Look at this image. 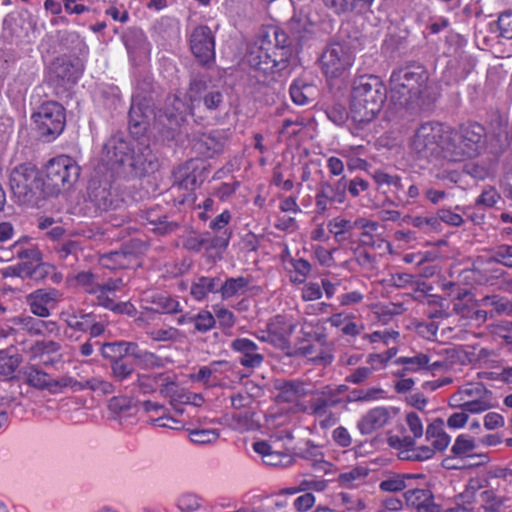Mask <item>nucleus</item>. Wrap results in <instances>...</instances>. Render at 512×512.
Here are the masks:
<instances>
[{
    "mask_svg": "<svg viewBox=\"0 0 512 512\" xmlns=\"http://www.w3.org/2000/svg\"><path fill=\"white\" fill-rule=\"evenodd\" d=\"M137 90L128 114L130 133L137 138L128 139L115 134L104 144L105 160L118 177L126 180L142 178L158 167L157 157L148 140L140 138L153 114L154 85L150 79H144L138 84Z\"/></svg>",
    "mask_w": 512,
    "mask_h": 512,
    "instance_id": "1",
    "label": "nucleus"
},
{
    "mask_svg": "<svg viewBox=\"0 0 512 512\" xmlns=\"http://www.w3.org/2000/svg\"><path fill=\"white\" fill-rule=\"evenodd\" d=\"M391 99L407 109H420L431 101L429 73L419 63H409L392 71L390 76Z\"/></svg>",
    "mask_w": 512,
    "mask_h": 512,
    "instance_id": "2",
    "label": "nucleus"
},
{
    "mask_svg": "<svg viewBox=\"0 0 512 512\" xmlns=\"http://www.w3.org/2000/svg\"><path fill=\"white\" fill-rule=\"evenodd\" d=\"M386 98V86L378 76L362 75L354 80L350 106V119L354 125L352 133L375 119Z\"/></svg>",
    "mask_w": 512,
    "mask_h": 512,
    "instance_id": "3",
    "label": "nucleus"
},
{
    "mask_svg": "<svg viewBox=\"0 0 512 512\" xmlns=\"http://www.w3.org/2000/svg\"><path fill=\"white\" fill-rule=\"evenodd\" d=\"M443 159L462 162L479 156L486 147V129L472 122L460 125L458 129L447 126L444 138Z\"/></svg>",
    "mask_w": 512,
    "mask_h": 512,
    "instance_id": "4",
    "label": "nucleus"
},
{
    "mask_svg": "<svg viewBox=\"0 0 512 512\" xmlns=\"http://www.w3.org/2000/svg\"><path fill=\"white\" fill-rule=\"evenodd\" d=\"M9 185L12 197L19 205L40 207L50 197L41 171L31 163L14 167L10 172Z\"/></svg>",
    "mask_w": 512,
    "mask_h": 512,
    "instance_id": "5",
    "label": "nucleus"
},
{
    "mask_svg": "<svg viewBox=\"0 0 512 512\" xmlns=\"http://www.w3.org/2000/svg\"><path fill=\"white\" fill-rule=\"evenodd\" d=\"M446 131L447 126L438 121L420 124L410 140L411 151L421 159H443Z\"/></svg>",
    "mask_w": 512,
    "mask_h": 512,
    "instance_id": "6",
    "label": "nucleus"
},
{
    "mask_svg": "<svg viewBox=\"0 0 512 512\" xmlns=\"http://www.w3.org/2000/svg\"><path fill=\"white\" fill-rule=\"evenodd\" d=\"M80 171V166L70 156L60 155L50 159L44 168V181L50 197L70 190L77 182Z\"/></svg>",
    "mask_w": 512,
    "mask_h": 512,
    "instance_id": "7",
    "label": "nucleus"
},
{
    "mask_svg": "<svg viewBox=\"0 0 512 512\" xmlns=\"http://www.w3.org/2000/svg\"><path fill=\"white\" fill-rule=\"evenodd\" d=\"M291 49L288 46L272 44L262 39L259 44L251 47L247 61L251 68L263 73H274L284 70L289 63Z\"/></svg>",
    "mask_w": 512,
    "mask_h": 512,
    "instance_id": "8",
    "label": "nucleus"
},
{
    "mask_svg": "<svg viewBox=\"0 0 512 512\" xmlns=\"http://www.w3.org/2000/svg\"><path fill=\"white\" fill-rule=\"evenodd\" d=\"M187 97L190 101V114L201 106L209 112L222 109L224 106L223 87L212 85L207 75H195L191 78Z\"/></svg>",
    "mask_w": 512,
    "mask_h": 512,
    "instance_id": "9",
    "label": "nucleus"
},
{
    "mask_svg": "<svg viewBox=\"0 0 512 512\" xmlns=\"http://www.w3.org/2000/svg\"><path fill=\"white\" fill-rule=\"evenodd\" d=\"M31 118L38 135L48 142L56 139L66 124L65 108L56 101L41 104Z\"/></svg>",
    "mask_w": 512,
    "mask_h": 512,
    "instance_id": "10",
    "label": "nucleus"
},
{
    "mask_svg": "<svg viewBox=\"0 0 512 512\" xmlns=\"http://www.w3.org/2000/svg\"><path fill=\"white\" fill-rule=\"evenodd\" d=\"M355 50L349 42H332L320 56V66L327 78H339L353 65Z\"/></svg>",
    "mask_w": 512,
    "mask_h": 512,
    "instance_id": "11",
    "label": "nucleus"
},
{
    "mask_svg": "<svg viewBox=\"0 0 512 512\" xmlns=\"http://www.w3.org/2000/svg\"><path fill=\"white\" fill-rule=\"evenodd\" d=\"M60 318L69 329V331H65V334L70 340H78L80 336L77 333H88L90 338H96L101 336L106 330V325L97 320L96 314L73 306L63 310L60 313Z\"/></svg>",
    "mask_w": 512,
    "mask_h": 512,
    "instance_id": "12",
    "label": "nucleus"
},
{
    "mask_svg": "<svg viewBox=\"0 0 512 512\" xmlns=\"http://www.w3.org/2000/svg\"><path fill=\"white\" fill-rule=\"evenodd\" d=\"M82 65L78 59L71 60L63 56L56 58L50 65L49 83L54 86L56 94L67 91L81 77Z\"/></svg>",
    "mask_w": 512,
    "mask_h": 512,
    "instance_id": "13",
    "label": "nucleus"
},
{
    "mask_svg": "<svg viewBox=\"0 0 512 512\" xmlns=\"http://www.w3.org/2000/svg\"><path fill=\"white\" fill-rule=\"evenodd\" d=\"M88 197L96 211L99 212L116 210L124 204V199L118 189L106 180L92 179L88 186Z\"/></svg>",
    "mask_w": 512,
    "mask_h": 512,
    "instance_id": "14",
    "label": "nucleus"
},
{
    "mask_svg": "<svg viewBox=\"0 0 512 512\" xmlns=\"http://www.w3.org/2000/svg\"><path fill=\"white\" fill-rule=\"evenodd\" d=\"M346 201L345 176L335 182L321 181L315 196V207L318 215H324L335 203Z\"/></svg>",
    "mask_w": 512,
    "mask_h": 512,
    "instance_id": "15",
    "label": "nucleus"
},
{
    "mask_svg": "<svg viewBox=\"0 0 512 512\" xmlns=\"http://www.w3.org/2000/svg\"><path fill=\"white\" fill-rule=\"evenodd\" d=\"M232 232H221L219 235L209 231L194 234L184 242L185 248L190 251L200 252L205 250L207 252L222 253L229 245Z\"/></svg>",
    "mask_w": 512,
    "mask_h": 512,
    "instance_id": "16",
    "label": "nucleus"
},
{
    "mask_svg": "<svg viewBox=\"0 0 512 512\" xmlns=\"http://www.w3.org/2000/svg\"><path fill=\"white\" fill-rule=\"evenodd\" d=\"M190 49L201 65H208L215 60V40L208 26H198L193 30Z\"/></svg>",
    "mask_w": 512,
    "mask_h": 512,
    "instance_id": "17",
    "label": "nucleus"
},
{
    "mask_svg": "<svg viewBox=\"0 0 512 512\" xmlns=\"http://www.w3.org/2000/svg\"><path fill=\"white\" fill-rule=\"evenodd\" d=\"M227 141L228 132L226 130H213L195 135L192 140V149L198 155L212 158L224 151Z\"/></svg>",
    "mask_w": 512,
    "mask_h": 512,
    "instance_id": "18",
    "label": "nucleus"
},
{
    "mask_svg": "<svg viewBox=\"0 0 512 512\" xmlns=\"http://www.w3.org/2000/svg\"><path fill=\"white\" fill-rule=\"evenodd\" d=\"M60 300V293L54 288L37 289L27 295L26 302L30 311L41 318L49 317Z\"/></svg>",
    "mask_w": 512,
    "mask_h": 512,
    "instance_id": "19",
    "label": "nucleus"
},
{
    "mask_svg": "<svg viewBox=\"0 0 512 512\" xmlns=\"http://www.w3.org/2000/svg\"><path fill=\"white\" fill-rule=\"evenodd\" d=\"M230 348L239 354L238 361L246 368L259 367L264 360V356L259 351V347L248 338L234 339L230 344Z\"/></svg>",
    "mask_w": 512,
    "mask_h": 512,
    "instance_id": "20",
    "label": "nucleus"
},
{
    "mask_svg": "<svg viewBox=\"0 0 512 512\" xmlns=\"http://www.w3.org/2000/svg\"><path fill=\"white\" fill-rule=\"evenodd\" d=\"M407 506L418 512H440V506L434 502V495L427 488L408 489L403 494Z\"/></svg>",
    "mask_w": 512,
    "mask_h": 512,
    "instance_id": "21",
    "label": "nucleus"
},
{
    "mask_svg": "<svg viewBox=\"0 0 512 512\" xmlns=\"http://www.w3.org/2000/svg\"><path fill=\"white\" fill-rule=\"evenodd\" d=\"M187 112L190 113V103L186 104L179 95L172 94L166 98L165 109L159 114V120L173 129Z\"/></svg>",
    "mask_w": 512,
    "mask_h": 512,
    "instance_id": "22",
    "label": "nucleus"
},
{
    "mask_svg": "<svg viewBox=\"0 0 512 512\" xmlns=\"http://www.w3.org/2000/svg\"><path fill=\"white\" fill-rule=\"evenodd\" d=\"M274 387L278 391V402L293 403L310 394L305 383L300 380H277Z\"/></svg>",
    "mask_w": 512,
    "mask_h": 512,
    "instance_id": "23",
    "label": "nucleus"
},
{
    "mask_svg": "<svg viewBox=\"0 0 512 512\" xmlns=\"http://www.w3.org/2000/svg\"><path fill=\"white\" fill-rule=\"evenodd\" d=\"M389 410L385 407H376L369 410L357 423V428L363 435H369L382 428L389 420Z\"/></svg>",
    "mask_w": 512,
    "mask_h": 512,
    "instance_id": "24",
    "label": "nucleus"
},
{
    "mask_svg": "<svg viewBox=\"0 0 512 512\" xmlns=\"http://www.w3.org/2000/svg\"><path fill=\"white\" fill-rule=\"evenodd\" d=\"M314 397L310 402L311 413L317 417L327 416L329 409L341 403V398H336L331 393L329 386L310 392Z\"/></svg>",
    "mask_w": 512,
    "mask_h": 512,
    "instance_id": "25",
    "label": "nucleus"
},
{
    "mask_svg": "<svg viewBox=\"0 0 512 512\" xmlns=\"http://www.w3.org/2000/svg\"><path fill=\"white\" fill-rule=\"evenodd\" d=\"M140 217L143 221H146L147 224L153 226V231L161 235L174 232L179 226L177 222L169 220L168 216L162 214L158 208L148 209L142 212Z\"/></svg>",
    "mask_w": 512,
    "mask_h": 512,
    "instance_id": "26",
    "label": "nucleus"
},
{
    "mask_svg": "<svg viewBox=\"0 0 512 512\" xmlns=\"http://www.w3.org/2000/svg\"><path fill=\"white\" fill-rule=\"evenodd\" d=\"M298 456L310 463L314 472L319 474H327L331 471L332 463L324 460V454L320 447L308 444L306 448L302 449Z\"/></svg>",
    "mask_w": 512,
    "mask_h": 512,
    "instance_id": "27",
    "label": "nucleus"
},
{
    "mask_svg": "<svg viewBox=\"0 0 512 512\" xmlns=\"http://www.w3.org/2000/svg\"><path fill=\"white\" fill-rule=\"evenodd\" d=\"M324 6L336 15L365 11L373 0H322Z\"/></svg>",
    "mask_w": 512,
    "mask_h": 512,
    "instance_id": "28",
    "label": "nucleus"
},
{
    "mask_svg": "<svg viewBox=\"0 0 512 512\" xmlns=\"http://www.w3.org/2000/svg\"><path fill=\"white\" fill-rule=\"evenodd\" d=\"M12 250L22 263H27L30 266L35 262H40L42 259L40 250L30 242L28 237H23L16 241L12 246Z\"/></svg>",
    "mask_w": 512,
    "mask_h": 512,
    "instance_id": "29",
    "label": "nucleus"
},
{
    "mask_svg": "<svg viewBox=\"0 0 512 512\" xmlns=\"http://www.w3.org/2000/svg\"><path fill=\"white\" fill-rule=\"evenodd\" d=\"M145 301L152 305L147 309L156 313L172 314L181 311L179 302L165 293H154L147 296Z\"/></svg>",
    "mask_w": 512,
    "mask_h": 512,
    "instance_id": "30",
    "label": "nucleus"
},
{
    "mask_svg": "<svg viewBox=\"0 0 512 512\" xmlns=\"http://www.w3.org/2000/svg\"><path fill=\"white\" fill-rule=\"evenodd\" d=\"M287 25L292 37L300 43L306 41L314 33V24L303 14L294 15Z\"/></svg>",
    "mask_w": 512,
    "mask_h": 512,
    "instance_id": "31",
    "label": "nucleus"
},
{
    "mask_svg": "<svg viewBox=\"0 0 512 512\" xmlns=\"http://www.w3.org/2000/svg\"><path fill=\"white\" fill-rule=\"evenodd\" d=\"M220 277L201 276L191 285L190 294L196 300L204 299L209 293H219Z\"/></svg>",
    "mask_w": 512,
    "mask_h": 512,
    "instance_id": "32",
    "label": "nucleus"
},
{
    "mask_svg": "<svg viewBox=\"0 0 512 512\" xmlns=\"http://www.w3.org/2000/svg\"><path fill=\"white\" fill-rule=\"evenodd\" d=\"M249 283L248 278L243 276L226 278L224 281L220 278L219 293L224 300L242 295L245 293Z\"/></svg>",
    "mask_w": 512,
    "mask_h": 512,
    "instance_id": "33",
    "label": "nucleus"
},
{
    "mask_svg": "<svg viewBox=\"0 0 512 512\" xmlns=\"http://www.w3.org/2000/svg\"><path fill=\"white\" fill-rule=\"evenodd\" d=\"M290 96L297 105H307L314 99L315 87L297 79L290 86Z\"/></svg>",
    "mask_w": 512,
    "mask_h": 512,
    "instance_id": "34",
    "label": "nucleus"
},
{
    "mask_svg": "<svg viewBox=\"0 0 512 512\" xmlns=\"http://www.w3.org/2000/svg\"><path fill=\"white\" fill-rule=\"evenodd\" d=\"M25 375L28 385L39 390H48L52 392L53 378L48 373L35 366H31L26 370Z\"/></svg>",
    "mask_w": 512,
    "mask_h": 512,
    "instance_id": "35",
    "label": "nucleus"
},
{
    "mask_svg": "<svg viewBox=\"0 0 512 512\" xmlns=\"http://www.w3.org/2000/svg\"><path fill=\"white\" fill-rule=\"evenodd\" d=\"M293 326L287 329H280L276 322L268 325L266 335L261 337L262 341L269 342L279 348H286L289 345V336L292 333Z\"/></svg>",
    "mask_w": 512,
    "mask_h": 512,
    "instance_id": "36",
    "label": "nucleus"
},
{
    "mask_svg": "<svg viewBox=\"0 0 512 512\" xmlns=\"http://www.w3.org/2000/svg\"><path fill=\"white\" fill-rule=\"evenodd\" d=\"M480 510L482 512H504L505 498L496 493L493 486L490 489L483 490L480 493Z\"/></svg>",
    "mask_w": 512,
    "mask_h": 512,
    "instance_id": "37",
    "label": "nucleus"
},
{
    "mask_svg": "<svg viewBox=\"0 0 512 512\" xmlns=\"http://www.w3.org/2000/svg\"><path fill=\"white\" fill-rule=\"evenodd\" d=\"M416 477L420 478L422 475L389 473L379 483V488L384 492H399L407 488L406 480Z\"/></svg>",
    "mask_w": 512,
    "mask_h": 512,
    "instance_id": "38",
    "label": "nucleus"
},
{
    "mask_svg": "<svg viewBox=\"0 0 512 512\" xmlns=\"http://www.w3.org/2000/svg\"><path fill=\"white\" fill-rule=\"evenodd\" d=\"M20 324L30 335H44L56 328V322L54 321H45L31 316L21 318Z\"/></svg>",
    "mask_w": 512,
    "mask_h": 512,
    "instance_id": "39",
    "label": "nucleus"
},
{
    "mask_svg": "<svg viewBox=\"0 0 512 512\" xmlns=\"http://www.w3.org/2000/svg\"><path fill=\"white\" fill-rule=\"evenodd\" d=\"M55 250L60 259L66 261L68 265H73L77 261L80 246L76 241L67 240L58 243Z\"/></svg>",
    "mask_w": 512,
    "mask_h": 512,
    "instance_id": "40",
    "label": "nucleus"
},
{
    "mask_svg": "<svg viewBox=\"0 0 512 512\" xmlns=\"http://www.w3.org/2000/svg\"><path fill=\"white\" fill-rule=\"evenodd\" d=\"M396 363L405 366L403 372L398 373L399 376H404L405 371L416 372L425 369L430 363V358L428 355L420 353L413 357H399Z\"/></svg>",
    "mask_w": 512,
    "mask_h": 512,
    "instance_id": "41",
    "label": "nucleus"
},
{
    "mask_svg": "<svg viewBox=\"0 0 512 512\" xmlns=\"http://www.w3.org/2000/svg\"><path fill=\"white\" fill-rule=\"evenodd\" d=\"M369 473V469L364 466H356L349 471L343 472L339 475L338 481L342 486L351 487L358 485L363 481Z\"/></svg>",
    "mask_w": 512,
    "mask_h": 512,
    "instance_id": "42",
    "label": "nucleus"
},
{
    "mask_svg": "<svg viewBox=\"0 0 512 512\" xmlns=\"http://www.w3.org/2000/svg\"><path fill=\"white\" fill-rule=\"evenodd\" d=\"M76 283L88 294L95 295L100 290L99 276L90 271H82L76 275Z\"/></svg>",
    "mask_w": 512,
    "mask_h": 512,
    "instance_id": "43",
    "label": "nucleus"
},
{
    "mask_svg": "<svg viewBox=\"0 0 512 512\" xmlns=\"http://www.w3.org/2000/svg\"><path fill=\"white\" fill-rule=\"evenodd\" d=\"M404 222H407L411 224L412 226L419 228L423 230L426 233L437 231L440 228V221L438 217L431 216V217H422V216H405L403 218Z\"/></svg>",
    "mask_w": 512,
    "mask_h": 512,
    "instance_id": "44",
    "label": "nucleus"
},
{
    "mask_svg": "<svg viewBox=\"0 0 512 512\" xmlns=\"http://www.w3.org/2000/svg\"><path fill=\"white\" fill-rule=\"evenodd\" d=\"M359 242L362 246H368L374 250L380 251L381 254L386 252L390 253L392 250L390 242L374 234L361 233Z\"/></svg>",
    "mask_w": 512,
    "mask_h": 512,
    "instance_id": "45",
    "label": "nucleus"
},
{
    "mask_svg": "<svg viewBox=\"0 0 512 512\" xmlns=\"http://www.w3.org/2000/svg\"><path fill=\"white\" fill-rule=\"evenodd\" d=\"M299 351L303 356L307 357L310 361L317 365L327 366L333 361V355L323 350H320L317 354H315V348L310 344L301 346Z\"/></svg>",
    "mask_w": 512,
    "mask_h": 512,
    "instance_id": "46",
    "label": "nucleus"
},
{
    "mask_svg": "<svg viewBox=\"0 0 512 512\" xmlns=\"http://www.w3.org/2000/svg\"><path fill=\"white\" fill-rule=\"evenodd\" d=\"M488 262H496L505 267L512 268V245L501 244L493 248Z\"/></svg>",
    "mask_w": 512,
    "mask_h": 512,
    "instance_id": "47",
    "label": "nucleus"
},
{
    "mask_svg": "<svg viewBox=\"0 0 512 512\" xmlns=\"http://www.w3.org/2000/svg\"><path fill=\"white\" fill-rule=\"evenodd\" d=\"M384 391L381 388L371 387L368 389H354L348 396V402H367L382 397Z\"/></svg>",
    "mask_w": 512,
    "mask_h": 512,
    "instance_id": "48",
    "label": "nucleus"
},
{
    "mask_svg": "<svg viewBox=\"0 0 512 512\" xmlns=\"http://www.w3.org/2000/svg\"><path fill=\"white\" fill-rule=\"evenodd\" d=\"M111 374L116 381H124L129 379L133 372L134 366L128 363L125 358L117 359L111 363Z\"/></svg>",
    "mask_w": 512,
    "mask_h": 512,
    "instance_id": "49",
    "label": "nucleus"
},
{
    "mask_svg": "<svg viewBox=\"0 0 512 512\" xmlns=\"http://www.w3.org/2000/svg\"><path fill=\"white\" fill-rule=\"evenodd\" d=\"M189 438L195 444H211L218 440L219 431L216 429H194L189 432Z\"/></svg>",
    "mask_w": 512,
    "mask_h": 512,
    "instance_id": "50",
    "label": "nucleus"
},
{
    "mask_svg": "<svg viewBox=\"0 0 512 512\" xmlns=\"http://www.w3.org/2000/svg\"><path fill=\"white\" fill-rule=\"evenodd\" d=\"M134 361L141 369H154L163 366V360L161 357L145 349L138 354Z\"/></svg>",
    "mask_w": 512,
    "mask_h": 512,
    "instance_id": "51",
    "label": "nucleus"
},
{
    "mask_svg": "<svg viewBox=\"0 0 512 512\" xmlns=\"http://www.w3.org/2000/svg\"><path fill=\"white\" fill-rule=\"evenodd\" d=\"M483 306H491L498 314L512 313V303L498 295L486 296L482 300Z\"/></svg>",
    "mask_w": 512,
    "mask_h": 512,
    "instance_id": "52",
    "label": "nucleus"
},
{
    "mask_svg": "<svg viewBox=\"0 0 512 512\" xmlns=\"http://www.w3.org/2000/svg\"><path fill=\"white\" fill-rule=\"evenodd\" d=\"M193 325L195 331L205 333L214 327L215 318L209 311L202 310L194 315Z\"/></svg>",
    "mask_w": 512,
    "mask_h": 512,
    "instance_id": "53",
    "label": "nucleus"
},
{
    "mask_svg": "<svg viewBox=\"0 0 512 512\" xmlns=\"http://www.w3.org/2000/svg\"><path fill=\"white\" fill-rule=\"evenodd\" d=\"M493 487L488 478H472L469 480L465 491L460 495L462 498L472 499L475 493L481 489H490Z\"/></svg>",
    "mask_w": 512,
    "mask_h": 512,
    "instance_id": "54",
    "label": "nucleus"
},
{
    "mask_svg": "<svg viewBox=\"0 0 512 512\" xmlns=\"http://www.w3.org/2000/svg\"><path fill=\"white\" fill-rule=\"evenodd\" d=\"M499 199L500 195L497 190L492 186H488L482 190L481 194L476 199V205L491 208Z\"/></svg>",
    "mask_w": 512,
    "mask_h": 512,
    "instance_id": "55",
    "label": "nucleus"
},
{
    "mask_svg": "<svg viewBox=\"0 0 512 512\" xmlns=\"http://www.w3.org/2000/svg\"><path fill=\"white\" fill-rule=\"evenodd\" d=\"M491 407V404L487 400L486 396H480L474 399H466L463 404V410L468 414H476L481 413L488 410Z\"/></svg>",
    "mask_w": 512,
    "mask_h": 512,
    "instance_id": "56",
    "label": "nucleus"
},
{
    "mask_svg": "<svg viewBox=\"0 0 512 512\" xmlns=\"http://www.w3.org/2000/svg\"><path fill=\"white\" fill-rule=\"evenodd\" d=\"M160 377L161 375L138 374L136 385L140 392L149 394L156 391Z\"/></svg>",
    "mask_w": 512,
    "mask_h": 512,
    "instance_id": "57",
    "label": "nucleus"
},
{
    "mask_svg": "<svg viewBox=\"0 0 512 512\" xmlns=\"http://www.w3.org/2000/svg\"><path fill=\"white\" fill-rule=\"evenodd\" d=\"M101 355L111 363L123 358L121 341L108 342L101 345Z\"/></svg>",
    "mask_w": 512,
    "mask_h": 512,
    "instance_id": "58",
    "label": "nucleus"
},
{
    "mask_svg": "<svg viewBox=\"0 0 512 512\" xmlns=\"http://www.w3.org/2000/svg\"><path fill=\"white\" fill-rule=\"evenodd\" d=\"M328 229L331 233L335 235V238L340 241L344 240L345 232L350 231L353 228V223L346 219H334L329 222Z\"/></svg>",
    "mask_w": 512,
    "mask_h": 512,
    "instance_id": "59",
    "label": "nucleus"
},
{
    "mask_svg": "<svg viewBox=\"0 0 512 512\" xmlns=\"http://www.w3.org/2000/svg\"><path fill=\"white\" fill-rule=\"evenodd\" d=\"M231 221V214L228 210L223 211L221 214L216 216L209 224L210 232L214 234H220L221 232H232L227 228V225Z\"/></svg>",
    "mask_w": 512,
    "mask_h": 512,
    "instance_id": "60",
    "label": "nucleus"
},
{
    "mask_svg": "<svg viewBox=\"0 0 512 512\" xmlns=\"http://www.w3.org/2000/svg\"><path fill=\"white\" fill-rule=\"evenodd\" d=\"M496 24L501 37L512 39V11L501 13Z\"/></svg>",
    "mask_w": 512,
    "mask_h": 512,
    "instance_id": "61",
    "label": "nucleus"
},
{
    "mask_svg": "<svg viewBox=\"0 0 512 512\" xmlns=\"http://www.w3.org/2000/svg\"><path fill=\"white\" fill-rule=\"evenodd\" d=\"M474 448H475V443L472 438H470L467 435H459L456 438V440L451 448V451L455 455H464V454H467L468 452H471Z\"/></svg>",
    "mask_w": 512,
    "mask_h": 512,
    "instance_id": "62",
    "label": "nucleus"
},
{
    "mask_svg": "<svg viewBox=\"0 0 512 512\" xmlns=\"http://www.w3.org/2000/svg\"><path fill=\"white\" fill-rule=\"evenodd\" d=\"M327 117L336 125H343L349 118L346 108L341 104H335L327 109Z\"/></svg>",
    "mask_w": 512,
    "mask_h": 512,
    "instance_id": "63",
    "label": "nucleus"
},
{
    "mask_svg": "<svg viewBox=\"0 0 512 512\" xmlns=\"http://www.w3.org/2000/svg\"><path fill=\"white\" fill-rule=\"evenodd\" d=\"M178 507L184 512H192L200 507V499L192 493L183 494L178 499Z\"/></svg>",
    "mask_w": 512,
    "mask_h": 512,
    "instance_id": "64",
    "label": "nucleus"
}]
</instances>
